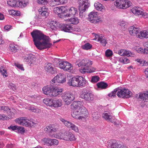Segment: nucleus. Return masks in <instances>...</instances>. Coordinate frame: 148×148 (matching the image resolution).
<instances>
[{"mask_svg":"<svg viewBox=\"0 0 148 148\" xmlns=\"http://www.w3.org/2000/svg\"><path fill=\"white\" fill-rule=\"evenodd\" d=\"M34 44L38 49L42 50L50 48L52 46L51 39L49 36L36 30L31 33Z\"/></svg>","mask_w":148,"mask_h":148,"instance_id":"obj_1","label":"nucleus"},{"mask_svg":"<svg viewBox=\"0 0 148 148\" xmlns=\"http://www.w3.org/2000/svg\"><path fill=\"white\" fill-rule=\"evenodd\" d=\"M72 114L73 117L78 119H82L86 118L88 115V111L84 107L73 110Z\"/></svg>","mask_w":148,"mask_h":148,"instance_id":"obj_2","label":"nucleus"},{"mask_svg":"<svg viewBox=\"0 0 148 148\" xmlns=\"http://www.w3.org/2000/svg\"><path fill=\"white\" fill-rule=\"evenodd\" d=\"M79 16L81 18H83L86 15L85 12L90 6V4L88 0H79Z\"/></svg>","mask_w":148,"mask_h":148,"instance_id":"obj_3","label":"nucleus"},{"mask_svg":"<svg viewBox=\"0 0 148 148\" xmlns=\"http://www.w3.org/2000/svg\"><path fill=\"white\" fill-rule=\"evenodd\" d=\"M80 97L89 103H91L93 101L95 97L91 92L86 89L82 90L80 93Z\"/></svg>","mask_w":148,"mask_h":148,"instance_id":"obj_4","label":"nucleus"},{"mask_svg":"<svg viewBox=\"0 0 148 148\" xmlns=\"http://www.w3.org/2000/svg\"><path fill=\"white\" fill-rule=\"evenodd\" d=\"M114 5L118 8L125 9L131 5L132 3L128 0H116Z\"/></svg>","mask_w":148,"mask_h":148,"instance_id":"obj_5","label":"nucleus"},{"mask_svg":"<svg viewBox=\"0 0 148 148\" xmlns=\"http://www.w3.org/2000/svg\"><path fill=\"white\" fill-rule=\"evenodd\" d=\"M117 95L119 97L127 98L132 96V93L127 88H122L118 90Z\"/></svg>","mask_w":148,"mask_h":148,"instance_id":"obj_6","label":"nucleus"},{"mask_svg":"<svg viewBox=\"0 0 148 148\" xmlns=\"http://www.w3.org/2000/svg\"><path fill=\"white\" fill-rule=\"evenodd\" d=\"M88 20L91 23L95 24L101 21V19L97 12L93 11L88 14Z\"/></svg>","mask_w":148,"mask_h":148,"instance_id":"obj_7","label":"nucleus"},{"mask_svg":"<svg viewBox=\"0 0 148 148\" xmlns=\"http://www.w3.org/2000/svg\"><path fill=\"white\" fill-rule=\"evenodd\" d=\"M61 97L65 104L67 105L70 104L75 98L74 94L70 92L64 93Z\"/></svg>","mask_w":148,"mask_h":148,"instance_id":"obj_8","label":"nucleus"},{"mask_svg":"<svg viewBox=\"0 0 148 148\" xmlns=\"http://www.w3.org/2000/svg\"><path fill=\"white\" fill-rule=\"evenodd\" d=\"M66 79L64 74L59 73L53 78L51 83L54 84L55 85H58L59 83H63L66 82Z\"/></svg>","mask_w":148,"mask_h":148,"instance_id":"obj_9","label":"nucleus"},{"mask_svg":"<svg viewBox=\"0 0 148 148\" xmlns=\"http://www.w3.org/2000/svg\"><path fill=\"white\" fill-rule=\"evenodd\" d=\"M60 120L68 128H71L76 132H79V130L78 127L71 122L66 120L62 118H60Z\"/></svg>","mask_w":148,"mask_h":148,"instance_id":"obj_10","label":"nucleus"},{"mask_svg":"<svg viewBox=\"0 0 148 148\" xmlns=\"http://www.w3.org/2000/svg\"><path fill=\"white\" fill-rule=\"evenodd\" d=\"M131 12L136 16H141L144 18H148V13L144 12L139 10V8L134 7L131 10Z\"/></svg>","mask_w":148,"mask_h":148,"instance_id":"obj_11","label":"nucleus"},{"mask_svg":"<svg viewBox=\"0 0 148 148\" xmlns=\"http://www.w3.org/2000/svg\"><path fill=\"white\" fill-rule=\"evenodd\" d=\"M50 97H59L62 94L63 89L59 87L53 86Z\"/></svg>","mask_w":148,"mask_h":148,"instance_id":"obj_12","label":"nucleus"},{"mask_svg":"<svg viewBox=\"0 0 148 148\" xmlns=\"http://www.w3.org/2000/svg\"><path fill=\"white\" fill-rule=\"evenodd\" d=\"M78 13L77 8L74 7H71L67 9H65V14L64 15V18L70 17L75 15Z\"/></svg>","mask_w":148,"mask_h":148,"instance_id":"obj_13","label":"nucleus"},{"mask_svg":"<svg viewBox=\"0 0 148 148\" xmlns=\"http://www.w3.org/2000/svg\"><path fill=\"white\" fill-rule=\"evenodd\" d=\"M76 65L79 67L82 66H90L92 64V61L86 59H78L76 61Z\"/></svg>","mask_w":148,"mask_h":148,"instance_id":"obj_14","label":"nucleus"},{"mask_svg":"<svg viewBox=\"0 0 148 148\" xmlns=\"http://www.w3.org/2000/svg\"><path fill=\"white\" fill-rule=\"evenodd\" d=\"M95 38L93 39L94 40H97V41L99 42L102 45L105 46H106L107 43L108 41L106 38L104 36L101 34H96L93 33L92 34Z\"/></svg>","mask_w":148,"mask_h":148,"instance_id":"obj_15","label":"nucleus"},{"mask_svg":"<svg viewBox=\"0 0 148 148\" xmlns=\"http://www.w3.org/2000/svg\"><path fill=\"white\" fill-rule=\"evenodd\" d=\"M108 148H125L123 145L118 143L115 140H110L108 141Z\"/></svg>","mask_w":148,"mask_h":148,"instance_id":"obj_16","label":"nucleus"},{"mask_svg":"<svg viewBox=\"0 0 148 148\" xmlns=\"http://www.w3.org/2000/svg\"><path fill=\"white\" fill-rule=\"evenodd\" d=\"M66 7L62 6L60 7H56L54 8L53 11L56 14L59 15L60 18H64L65 11Z\"/></svg>","mask_w":148,"mask_h":148,"instance_id":"obj_17","label":"nucleus"},{"mask_svg":"<svg viewBox=\"0 0 148 148\" xmlns=\"http://www.w3.org/2000/svg\"><path fill=\"white\" fill-rule=\"evenodd\" d=\"M15 121L19 125L27 127H29V120L26 117H21L17 118Z\"/></svg>","mask_w":148,"mask_h":148,"instance_id":"obj_18","label":"nucleus"},{"mask_svg":"<svg viewBox=\"0 0 148 148\" xmlns=\"http://www.w3.org/2000/svg\"><path fill=\"white\" fill-rule=\"evenodd\" d=\"M38 12L40 15L46 18L49 16L50 11L46 6H43L39 9Z\"/></svg>","mask_w":148,"mask_h":148,"instance_id":"obj_19","label":"nucleus"},{"mask_svg":"<svg viewBox=\"0 0 148 148\" xmlns=\"http://www.w3.org/2000/svg\"><path fill=\"white\" fill-rule=\"evenodd\" d=\"M58 27L62 31L65 32L71 33L72 29L73 26L67 24H59Z\"/></svg>","mask_w":148,"mask_h":148,"instance_id":"obj_20","label":"nucleus"},{"mask_svg":"<svg viewBox=\"0 0 148 148\" xmlns=\"http://www.w3.org/2000/svg\"><path fill=\"white\" fill-rule=\"evenodd\" d=\"M77 86L79 87H84L88 85L87 81L84 77L77 76Z\"/></svg>","mask_w":148,"mask_h":148,"instance_id":"obj_21","label":"nucleus"},{"mask_svg":"<svg viewBox=\"0 0 148 148\" xmlns=\"http://www.w3.org/2000/svg\"><path fill=\"white\" fill-rule=\"evenodd\" d=\"M77 139L76 136L69 131H65V136L64 140L66 141L75 140Z\"/></svg>","mask_w":148,"mask_h":148,"instance_id":"obj_22","label":"nucleus"},{"mask_svg":"<svg viewBox=\"0 0 148 148\" xmlns=\"http://www.w3.org/2000/svg\"><path fill=\"white\" fill-rule=\"evenodd\" d=\"M77 76L70 77L67 82L69 85L73 87H77Z\"/></svg>","mask_w":148,"mask_h":148,"instance_id":"obj_23","label":"nucleus"},{"mask_svg":"<svg viewBox=\"0 0 148 148\" xmlns=\"http://www.w3.org/2000/svg\"><path fill=\"white\" fill-rule=\"evenodd\" d=\"M49 136L51 138H55L61 140L62 139L64 140V137H65V131L56 133L55 134H51L50 133L49 134Z\"/></svg>","mask_w":148,"mask_h":148,"instance_id":"obj_24","label":"nucleus"},{"mask_svg":"<svg viewBox=\"0 0 148 148\" xmlns=\"http://www.w3.org/2000/svg\"><path fill=\"white\" fill-rule=\"evenodd\" d=\"M102 117L108 121L112 122L114 121L115 117L112 116L110 113L105 112L102 114Z\"/></svg>","mask_w":148,"mask_h":148,"instance_id":"obj_25","label":"nucleus"},{"mask_svg":"<svg viewBox=\"0 0 148 148\" xmlns=\"http://www.w3.org/2000/svg\"><path fill=\"white\" fill-rule=\"evenodd\" d=\"M83 102L79 101H74L71 105V107L72 109L74 110L79 108L82 107H84L83 105Z\"/></svg>","mask_w":148,"mask_h":148,"instance_id":"obj_26","label":"nucleus"},{"mask_svg":"<svg viewBox=\"0 0 148 148\" xmlns=\"http://www.w3.org/2000/svg\"><path fill=\"white\" fill-rule=\"evenodd\" d=\"M44 69L46 71L52 74L56 72L55 68L53 67L50 63L48 64L45 66Z\"/></svg>","mask_w":148,"mask_h":148,"instance_id":"obj_27","label":"nucleus"},{"mask_svg":"<svg viewBox=\"0 0 148 148\" xmlns=\"http://www.w3.org/2000/svg\"><path fill=\"white\" fill-rule=\"evenodd\" d=\"M53 86L50 85H47L43 87L42 89L43 93L45 95H48L50 97V94H51Z\"/></svg>","mask_w":148,"mask_h":148,"instance_id":"obj_28","label":"nucleus"},{"mask_svg":"<svg viewBox=\"0 0 148 148\" xmlns=\"http://www.w3.org/2000/svg\"><path fill=\"white\" fill-rule=\"evenodd\" d=\"M139 29L134 26L130 27L129 29V32L132 36L137 35L139 33Z\"/></svg>","mask_w":148,"mask_h":148,"instance_id":"obj_29","label":"nucleus"},{"mask_svg":"<svg viewBox=\"0 0 148 148\" xmlns=\"http://www.w3.org/2000/svg\"><path fill=\"white\" fill-rule=\"evenodd\" d=\"M137 37L140 38H148V29L141 31Z\"/></svg>","mask_w":148,"mask_h":148,"instance_id":"obj_30","label":"nucleus"},{"mask_svg":"<svg viewBox=\"0 0 148 148\" xmlns=\"http://www.w3.org/2000/svg\"><path fill=\"white\" fill-rule=\"evenodd\" d=\"M138 98L145 102L148 101V91L139 93L138 94Z\"/></svg>","mask_w":148,"mask_h":148,"instance_id":"obj_31","label":"nucleus"},{"mask_svg":"<svg viewBox=\"0 0 148 148\" xmlns=\"http://www.w3.org/2000/svg\"><path fill=\"white\" fill-rule=\"evenodd\" d=\"M57 129L56 128L54 125H50L46 126L44 129V130L47 132L51 133L52 132H56Z\"/></svg>","mask_w":148,"mask_h":148,"instance_id":"obj_32","label":"nucleus"},{"mask_svg":"<svg viewBox=\"0 0 148 148\" xmlns=\"http://www.w3.org/2000/svg\"><path fill=\"white\" fill-rule=\"evenodd\" d=\"M53 102L52 107L54 108H58L62 105V102L61 99H53Z\"/></svg>","mask_w":148,"mask_h":148,"instance_id":"obj_33","label":"nucleus"},{"mask_svg":"<svg viewBox=\"0 0 148 148\" xmlns=\"http://www.w3.org/2000/svg\"><path fill=\"white\" fill-rule=\"evenodd\" d=\"M64 70L72 73L74 72L72 65L68 62Z\"/></svg>","mask_w":148,"mask_h":148,"instance_id":"obj_34","label":"nucleus"},{"mask_svg":"<svg viewBox=\"0 0 148 148\" xmlns=\"http://www.w3.org/2000/svg\"><path fill=\"white\" fill-rule=\"evenodd\" d=\"M94 5L95 9L97 10L103 11L105 10L104 7L99 2H97L95 3Z\"/></svg>","mask_w":148,"mask_h":148,"instance_id":"obj_35","label":"nucleus"},{"mask_svg":"<svg viewBox=\"0 0 148 148\" xmlns=\"http://www.w3.org/2000/svg\"><path fill=\"white\" fill-rule=\"evenodd\" d=\"M23 58L24 61L30 64H32L34 62L33 61H34V60L35 59V58L30 56H24Z\"/></svg>","mask_w":148,"mask_h":148,"instance_id":"obj_36","label":"nucleus"},{"mask_svg":"<svg viewBox=\"0 0 148 148\" xmlns=\"http://www.w3.org/2000/svg\"><path fill=\"white\" fill-rule=\"evenodd\" d=\"M53 100L51 99L45 98L43 99V102L46 105L50 107H52Z\"/></svg>","mask_w":148,"mask_h":148,"instance_id":"obj_37","label":"nucleus"},{"mask_svg":"<svg viewBox=\"0 0 148 148\" xmlns=\"http://www.w3.org/2000/svg\"><path fill=\"white\" fill-rule=\"evenodd\" d=\"M10 50L13 53H15L18 50V46L14 44H11L10 45Z\"/></svg>","mask_w":148,"mask_h":148,"instance_id":"obj_38","label":"nucleus"},{"mask_svg":"<svg viewBox=\"0 0 148 148\" xmlns=\"http://www.w3.org/2000/svg\"><path fill=\"white\" fill-rule=\"evenodd\" d=\"M67 21L74 25L77 24L79 22V20L77 17H74L67 20Z\"/></svg>","mask_w":148,"mask_h":148,"instance_id":"obj_39","label":"nucleus"},{"mask_svg":"<svg viewBox=\"0 0 148 148\" xmlns=\"http://www.w3.org/2000/svg\"><path fill=\"white\" fill-rule=\"evenodd\" d=\"M97 85L99 88L105 89L107 88L108 85L106 83L101 82L97 83Z\"/></svg>","mask_w":148,"mask_h":148,"instance_id":"obj_40","label":"nucleus"},{"mask_svg":"<svg viewBox=\"0 0 148 148\" xmlns=\"http://www.w3.org/2000/svg\"><path fill=\"white\" fill-rule=\"evenodd\" d=\"M50 28L53 30L56 29L58 25L57 23L54 21H51L50 23Z\"/></svg>","mask_w":148,"mask_h":148,"instance_id":"obj_41","label":"nucleus"},{"mask_svg":"<svg viewBox=\"0 0 148 148\" xmlns=\"http://www.w3.org/2000/svg\"><path fill=\"white\" fill-rule=\"evenodd\" d=\"M67 62V61H60L58 62V66L61 69L64 70L65 66Z\"/></svg>","mask_w":148,"mask_h":148,"instance_id":"obj_42","label":"nucleus"},{"mask_svg":"<svg viewBox=\"0 0 148 148\" xmlns=\"http://www.w3.org/2000/svg\"><path fill=\"white\" fill-rule=\"evenodd\" d=\"M42 141L45 144L48 145H52L53 139L45 138L43 139Z\"/></svg>","mask_w":148,"mask_h":148,"instance_id":"obj_43","label":"nucleus"},{"mask_svg":"<svg viewBox=\"0 0 148 148\" xmlns=\"http://www.w3.org/2000/svg\"><path fill=\"white\" fill-rule=\"evenodd\" d=\"M92 45L89 43H87L84 45H82L81 48L83 49L88 50L90 49L92 47Z\"/></svg>","mask_w":148,"mask_h":148,"instance_id":"obj_44","label":"nucleus"},{"mask_svg":"<svg viewBox=\"0 0 148 148\" xmlns=\"http://www.w3.org/2000/svg\"><path fill=\"white\" fill-rule=\"evenodd\" d=\"M8 12L10 14L15 16H19L20 14V12L19 11L13 10H9Z\"/></svg>","mask_w":148,"mask_h":148,"instance_id":"obj_45","label":"nucleus"},{"mask_svg":"<svg viewBox=\"0 0 148 148\" xmlns=\"http://www.w3.org/2000/svg\"><path fill=\"white\" fill-rule=\"evenodd\" d=\"M90 66H84L83 67H82L79 69V71L80 73L82 74H85L86 73H88V67Z\"/></svg>","mask_w":148,"mask_h":148,"instance_id":"obj_46","label":"nucleus"},{"mask_svg":"<svg viewBox=\"0 0 148 148\" xmlns=\"http://www.w3.org/2000/svg\"><path fill=\"white\" fill-rule=\"evenodd\" d=\"M119 61L121 63L124 64H126L129 63L130 60L127 58H121L119 59Z\"/></svg>","mask_w":148,"mask_h":148,"instance_id":"obj_47","label":"nucleus"},{"mask_svg":"<svg viewBox=\"0 0 148 148\" xmlns=\"http://www.w3.org/2000/svg\"><path fill=\"white\" fill-rule=\"evenodd\" d=\"M124 52L123 56H127L128 57L134 56V54H133L130 51L124 49Z\"/></svg>","mask_w":148,"mask_h":148,"instance_id":"obj_48","label":"nucleus"},{"mask_svg":"<svg viewBox=\"0 0 148 148\" xmlns=\"http://www.w3.org/2000/svg\"><path fill=\"white\" fill-rule=\"evenodd\" d=\"M18 129L16 132L18 133L23 134L25 132L24 128L23 127L18 126Z\"/></svg>","mask_w":148,"mask_h":148,"instance_id":"obj_49","label":"nucleus"},{"mask_svg":"<svg viewBox=\"0 0 148 148\" xmlns=\"http://www.w3.org/2000/svg\"><path fill=\"white\" fill-rule=\"evenodd\" d=\"M50 5L52 7H54L58 5V0H51L49 2Z\"/></svg>","mask_w":148,"mask_h":148,"instance_id":"obj_50","label":"nucleus"},{"mask_svg":"<svg viewBox=\"0 0 148 148\" xmlns=\"http://www.w3.org/2000/svg\"><path fill=\"white\" fill-rule=\"evenodd\" d=\"M0 72L2 73L3 77H6L8 75L6 71L5 70L2 66L0 67Z\"/></svg>","mask_w":148,"mask_h":148,"instance_id":"obj_51","label":"nucleus"},{"mask_svg":"<svg viewBox=\"0 0 148 148\" xmlns=\"http://www.w3.org/2000/svg\"><path fill=\"white\" fill-rule=\"evenodd\" d=\"M36 2L39 4L44 5L48 3V0H36Z\"/></svg>","mask_w":148,"mask_h":148,"instance_id":"obj_52","label":"nucleus"},{"mask_svg":"<svg viewBox=\"0 0 148 148\" xmlns=\"http://www.w3.org/2000/svg\"><path fill=\"white\" fill-rule=\"evenodd\" d=\"M21 5H20L21 7H25L29 3L28 0H20Z\"/></svg>","mask_w":148,"mask_h":148,"instance_id":"obj_53","label":"nucleus"},{"mask_svg":"<svg viewBox=\"0 0 148 148\" xmlns=\"http://www.w3.org/2000/svg\"><path fill=\"white\" fill-rule=\"evenodd\" d=\"M73 31H72V33H76L80 32H81V29L79 27H76L73 28L72 27Z\"/></svg>","mask_w":148,"mask_h":148,"instance_id":"obj_54","label":"nucleus"},{"mask_svg":"<svg viewBox=\"0 0 148 148\" xmlns=\"http://www.w3.org/2000/svg\"><path fill=\"white\" fill-rule=\"evenodd\" d=\"M100 78L98 76H94L92 77L91 82L93 83H96L99 81Z\"/></svg>","mask_w":148,"mask_h":148,"instance_id":"obj_55","label":"nucleus"},{"mask_svg":"<svg viewBox=\"0 0 148 148\" xmlns=\"http://www.w3.org/2000/svg\"><path fill=\"white\" fill-rule=\"evenodd\" d=\"M106 55L107 57H111L113 55L112 51L110 49H108L105 52Z\"/></svg>","mask_w":148,"mask_h":148,"instance_id":"obj_56","label":"nucleus"},{"mask_svg":"<svg viewBox=\"0 0 148 148\" xmlns=\"http://www.w3.org/2000/svg\"><path fill=\"white\" fill-rule=\"evenodd\" d=\"M135 50L139 53H142L143 49L139 46H135L134 47Z\"/></svg>","mask_w":148,"mask_h":148,"instance_id":"obj_57","label":"nucleus"},{"mask_svg":"<svg viewBox=\"0 0 148 148\" xmlns=\"http://www.w3.org/2000/svg\"><path fill=\"white\" fill-rule=\"evenodd\" d=\"M117 90L116 89H115L113 91H112L111 93L109 94L108 95V96L111 97H114L116 96V94L117 91Z\"/></svg>","mask_w":148,"mask_h":148,"instance_id":"obj_58","label":"nucleus"},{"mask_svg":"<svg viewBox=\"0 0 148 148\" xmlns=\"http://www.w3.org/2000/svg\"><path fill=\"white\" fill-rule=\"evenodd\" d=\"M35 108L36 107L33 105L27 104V106L25 108L33 112Z\"/></svg>","mask_w":148,"mask_h":148,"instance_id":"obj_59","label":"nucleus"},{"mask_svg":"<svg viewBox=\"0 0 148 148\" xmlns=\"http://www.w3.org/2000/svg\"><path fill=\"white\" fill-rule=\"evenodd\" d=\"M14 64L16 67L22 71H24V68L22 65L18 63H14Z\"/></svg>","mask_w":148,"mask_h":148,"instance_id":"obj_60","label":"nucleus"},{"mask_svg":"<svg viewBox=\"0 0 148 148\" xmlns=\"http://www.w3.org/2000/svg\"><path fill=\"white\" fill-rule=\"evenodd\" d=\"M8 87L9 88L12 89L13 90H15L16 89V86L14 84L10 82L9 83Z\"/></svg>","mask_w":148,"mask_h":148,"instance_id":"obj_61","label":"nucleus"},{"mask_svg":"<svg viewBox=\"0 0 148 148\" xmlns=\"http://www.w3.org/2000/svg\"><path fill=\"white\" fill-rule=\"evenodd\" d=\"M15 1V0H9V1H8L7 2L8 4L12 7H14V5L15 4H14Z\"/></svg>","mask_w":148,"mask_h":148,"instance_id":"obj_62","label":"nucleus"},{"mask_svg":"<svg viewBox=\"0 0 148 148\" xmlns=\"http://www.w3.org/2000/svg\"><path fill=\"white\" fill-rule=\"evenodd\" d=\"M119 25L122 27H125L127 24V23L123 20H120L119 23Z\"/></svg>","mask_w":148,"mask_h":148,"instance_id":"obj_63","label":"nucleus"},{"mask_svg":"<svg viewBox=\"0 0 148 148\" xmlns=\"http://www.w3.org/2000/svg\"><path fill=\"white\" fill-rule=\"evenodd\" d=\"M15 2L14 3V7H19L20 6V5H21V3L20 0H15Z\"/></svg>","mask_w":148,"mask_h":148,"instance_id":"obj_64","label":"nucleus"}]
</instances>
